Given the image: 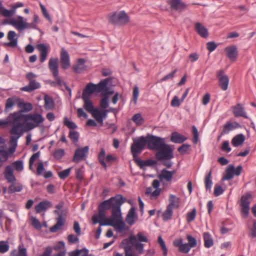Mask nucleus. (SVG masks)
Here are the masks:
<instances>
[{
  "label": "nucleus",
  "instance_id": "obj_43",
  "mask_svg": "<svg viewBox=\"0 0 256 256\" xmlns=\"http://www.w3.org/2000/svg\"><path fill=\"white\" fill-rule=\"evenodd\" d=\"M212 170H210L208 174L204 178V184L206 190H209L210 192L211 188L212 185Z\"/></svg>",
  "mask_w": 256,
  "mask_h": 256
},
{
  "label": "nucleus",
  "instance_id": "obj_58",
  "mask_svg": "<svg viewBox=\"0 0 256 256\" xmlns=\"http://www.w3.org/2000/svg\"><path fill=\"white\" fill-rule=\"evenodd\" d=\"M190 146L188 144H183L180 146L178 150L181 154H184L190 150Z\"/></svg>",
  "mask_w": 256,
  "mask_h": 256
},
{
  "label": "nucleus",
  "instance_id": "obj_60",
  "mask_svg": "<svg viewBox=\"0 0 256 256\" xmlns=\"http://www.w3.org/2000/svg\"><path fill=\"white\" fill-rule=\"evenodd\" d=\"M14 102L12 98H10L7 99L6 104L5 110L6 112L8 111L14 105Z\"/></svg>",
  "mask_w": 256,
  "mask_h": 256
},
{
  "label": "nucleus",
  "instance_id": "obj_6",
  "mask_svg": "<svg viewBox=\"0 0 256 256\" xmlns=\"http://www.w3.org/2000/svg\"><path fill=\"white\" fill-rule=\"evenodd\" d=\"M109 80L106 78L102 80L100 82L95 84L92 83L88 84L83 90L82 96H90L94 92H100L102 91L106 85L108 84Z\"/></svg>",
  "mask_w": 256,
  "mask_h": 256
},
{
  "label": "nucleus",
  "instance_id": "obj_50",
  "mask_svg": "<svg viewBox=\"0 0 256 256\" xmlns=\"http://www.w3.org/2000/svg\"><path fill=\"white\" fill-rule=\"evenodd\" d=\"M92 116L94 117L96 121L102 125L103 124V118L102 117L101 112L96 108L92 112Z\"/></svg>",
  "mask_w": 256,
  "mask_h": 256
},
{
  "label": "nucleus",
  "instance_id": "obj_56",
  "mask_svg": "<svg viewBox=\"0 0 256 256\" xmlns=\"http://www.w3.org/2000/svg\"><path fill=\"white\" fill-rule=\"evenodd\" d=\"M71 168H66L58 172V176L62 180H64L68 178L70 174Z\"/></svg>",
  "mask_w": 256,
  "mask_h": 256
},
{
  "label": "nucleus",
  "instance_id": "obj_4",
  "mask_svg": "<svg viewBox=\"0 0 256 256\" xmlns=\"http://www.w3.org/2000/svg\"><path fill=\"white\" fill-rule=\"evenodd\" d=\"M64 204V203L63 202H60L56 206V208L57 210H54V212L58 215V217L56 218V224L50 228V230L52 232H56L65 224L66 211L65 210H59L63 207Z\"/></svg>",
  "mask_w": 256,
  "mask_h": 256
},
{
  "label": "nucleus",
  "instance_id": "obj_49",
  "mask_svg": "<svg viewBox=\"0 0 256 256\" xmlns=\"http://www.w3.org/2000/svg\"><path fill=\"white\" fill-rule=\"evenodd\" d=\"M132 120L136 123L137 126H140L144 122V120L140 113L134 114L132 118Z\"/></svg>",
  "mask_w": 256,
  "mask_h": 256
},
{
  "label": "nucleus",
  "instance_id": "obj_5",
  "mask_svg": "<svg viewBox=\"0 0 256 256\" xmlns=\"http://www.w3.org/2000/svg\"><path fill=\"white\" fill-rule=\"evenodd\" d=\"M108 18L114 25L123 26L130 22V17L124 10L111 12L108 15Z\"/></svg>",
  "mask_w": 256,
  "mask_h": 256
},
{
  "label": "nucleus",
  "instance_id": "obj_17",
  "mask_svg": "<svg viewBox=\"0 0 256 256\" xmlns=\"http://www.w3.org/2000/svg\"><path fill=\"white\" fill-rule=\"evenodd\" d=\"M60 62L62 68L64 70H67L70 66V58L68 52L62 48L60 54Z\"/></svg>",
  "mask_w": 256,
  "mask_h": 256
},
{
  "label": "nucleus",
  "instance_id": "obj_52",
  "mask_svg": "<svg viewBox=\"0 0 256 256\" xmlns=\"http://www.w3.org/2000/svg\"><path fill=\"white\" fill-rule=\"evenodd\" d=\"M1 138L0 137V140ZM8 150H0V162H4L8 158Z\"/></svg>",
  "mask_w": 256,
  "mask_h": 256
},
{
  "label": "nucleus",
  "instance_id": "obj_31",
  "mask_svg": "<svg viewBox=\"0 0 256 256\" xmlns=\"http://www.w3.org/2000/svg\"><path fill=\"white\" fill-rule=\"evenodd\" d=\"M136 218V214L135 212V208L132 207L126 216V220L128 224L132 226L134 224Z\"/></svg>",
  "mask_w": 256,
  "mask_h": 256
},
{
  "label": "nucleus",
  "instance_id": "obj_1",
  "mask_svg": "<svg viewBox=\"0 0 256 256\" xmlns=\"http://www.w3.org/2000/svg\"><path fill=\"white\" fill-rule=\"evenodd\" d=\"M124 202V199L120 202L116 204L112 210V215L108 218H105V222H100V226H110L116 228L119 232L128 230L124 222L122 220L120 206Z\"/></svg>",
  "mask_w": 256,
  "mask_h": 256
},
{
  "label": "nucleus",
  "instance_id": "obj_63",
  "mask_svg": "<svg viewBox=\"0 0 256 256\" xmlns=\"http://www.w3.org/2000/svg\"><path fill=\"white\" fill-rule=\"evenodd\" d=\"M224 189L220 186L216 184L214 188V196H219L224 192Z\"/></svg>",
  "mask_w": 256,
  "mask_h": 256
},
{
  "label": "nucleus",
  "instance_id": "obj_27",
  "mask_svg": "<svg viewBox=\"0 0 256 256\" xmlns=\"http://www.w3.org/2000/svg\"><path fill=\"white\" fill-rule=\"evenodd\" d=\"M169 204L168 205V207L174 210L176 208H178L180 206L179 203L180 200L179 198H178L176 196L170 194L168 198Z\"/></svg>",
  "mask_w": 256,
  "mask_h": 256
},
{
  "label": "nucleus",
  "instance_id": "obj_22",
  "mask_svg": "<svg viewBox=\"0 0 256 256\" xmlns=\"http://www.w3.org/2000/svg\"><path fill=\"white\" fill-rule=\"evenodd\" d=\"M52 202L48 200L41 201L35 206V210L36 213H40L42 211H46L48 208L52 207Z\"/></svg>",
  "mask_w": 256,
  "mask_h": 256
},
{
  "label": "nucleus",
  "instance_id": "obj_21",
  "mask_svg": "<svg viewBox=\"0 0 256 256\" xmlns=\"http://www.w3.org/2000/svg\"><path fill=\"white\" fill-rule=\"evenodd\" d=\"M16 34L15 32L10 30L8 32V39L10 42H5L4 45L10 48H16L18 46V38H16Z\"/></svg>",
  "mask_w": 256,
  "mask_h": 256
},
{
  "label": "nucleus",
  "instance_id": "obj_35",
  "mask_svg": "<svg viewBox=\"0 0 256 256\" xmlns=\"http://www.w3.org/2000/svg\"><path fill=\"white\" fill-rule=\"evenodd\" d=\"M135 162L141 169H144L145 166H152L156 164L155 160H142L140 159H138L136 160Z\"/></svg>",
  "mask_w": 256,
  "mask_h": 256
},
{
  "label": "nucleus",
  "instance_id": "obj_36",
  "mask_svg": "<svg viewBox=\"0 0 256 256\" xmlns=\"http://www.w3.org/2000/svg\"><path fill=\"white\" fill-rule=\"evenodd\" d=\"M85 60L82 58L78 60L76 64L73 66V70L76 73L80 74L84 70Z\"/></svg>",
  "mask_w": 256,
  "mask_h": 256
},
{
  "label": "nucleus",
  "instance_id": "obj_24",
  "mask_svg": "<svg viewBox=\"0 0 256 256\" xmlns=\"http://www.w3.org/2000/svg\"><path fill=\"white\" fill-rule=\"evenodd\" d=\"M194 29L196 32L202 38H207L208 36V29L201 23L197 22L195 24Z\"/></svg>",
  "mask_w": 256,
  "mask_h": 256
},
{
  "label": "nucleus",
  "instance_id": "obj_32",
  "mask_svg": "<svg viewBox=\"0 0 256 256\" xmlns=\"http://www.w3.org/2000/svg\"><path fill=\"white\" fill-rule=\"evenodd\" d=\"M160 180L162 181L165 180L167 182H170L172 180V176L170 171L166 170V168L162 169L161 170V173L158 176Z\"/></svg>",
  "mask_w": 256,
  "mask_h": 256
},
{
  "label": "nucleus",
  "instance_id": "obj_46",
  "mask_svg": "<svg viewBox=\"0 0 256 256\" xmlns=\"http://www.w3.org/2000/svg\"><path fill=\"white\" fill-rule=\"evenodd\" d=\"M173 214V210L166 207V209L164 212L162 214V220L164 221H167L170 220Z\"/></svg>",
  "mask_w": 256,
  "mask_h": 256
},
{
  "label": "nucleus",
  "instance_id": "obj_53",
  "mask_svg": "<svg viewBox=\"0 0 256 256\" xmlns=\"http://www.w3.org/2000/svg\"><path fill=\"white\" fill-rule=\"evenodd\" d=\"M158 242L161 246L162 250L163 251V254L164 256H166L168 254V249L164 242L162 240V236H160L158 237Z\"/></svg>",
  "mask_w": 256,
  "mask_h": 256
},
{
  "label": "nucleus",
  "instance_id": "obj_7",
  "mask_svg": "<svg viewBox=\"0 0 256 256\" xmlns=\"http://www.w3.org/2000/svg\"><path fill=\"white\" fill-rule=\"evenodd\" d=\"M44 120L42 114L37 113L28 114L25 116L26 126L28 130H32L38 126Z\"/></svg>",
  "mask_w": 256,
  "mask_h": 256
},
{
  "label": "nucleus",
  "instance_id": "obj_33",
  "mask_svg": "<svg viewBox=\"0 0 256 256\" xmlns=\"http://www.w3.org/2000/svg\"><path fill=\"white\" fill-rule=\"evenodd\" d=\"M245 140L244 136L242 134H238L234 137L232 140V144L234 147H238L242 144Z\"/></svg>",
  "mask_w": 256,
  "mask_h": 256
},
{
  "label": "nucleus",
  "instance_id": "obj_37",
  "mask_svg": "<svg viewBox=\"0 0 256 256\" xmlns=\"http://www.w3.org/2000/svg\"><path fill=\"white\" fill-rule=\"evenodd\" d=\"M129 240H136L138 242H148V238L144 236L142 232H139L136 236H130L129 237Z\"/></svg>",
  "mask_w": 256,
  "mask_h": 256
},
{
  "label": "nucleus",
  "instance_id": "obj_12",
  "mask_svg": "<svg viewBox=\"0 0 256 256\" xmlns=\"http://www.w3.org/2000/svg\"><path fill=\"white\" fill-rule=\"evenodd\" d=\"M124 199L120 194L117 195L115 197H112L110 199L104 200L98 206V207L104 210L113 208L116 204L120 203Z\"/></svg>",
  "mask_w": 256,
  "mask_h": 256
},
{
  "label": "nucleus",
  "instance_id": "obj_54",
  "mask_svg": "<svg viewBox=\"0 0 256 256\" xmlns=\"http://www.w3.org/2000/svg\"><path fill=\"white\" fill-rule=\"evenodd\" d=\"M64 154H65V152H64V150L59 148V149L56 150L54 152L53 156L56 159L58 160L61 159L63 157V156L64 155Z\"/></svg>",
  "mask_w": 256,
  "mask_h": 256
},
{
  "label": "nucleus",
  "instance_id": "obj_38",
  "mask_svg": "<svg viewBox=\"0 0 256 256\" xmlns=\"http://www.w3.org/2000/svg\"><path fill=\"white\" fill-rule=\"evenodd\" d=\"M10 256H28L26 249L20 245L18 247V251L16 250H14L10 252Z\"/></svg>",
  "mask_w": 256,
  "mask_h": 256
},
{
  "label": "nucleus",
  "instance_id": "obj_2",
  "mask_svg": "<svg viewBox=\"0 0 256 256\" xmlns=\"http://www.w3.org/2000/svg\"><path fill=\"white\" fill-rule=\"evenodd\" d=\"M24 169L23 162L22 160H18L13 162L12 165L7 166L5 168L4 174V178L8 183L15 182L16 178L14 175V170L18 172H21Z\"/></svg>",
  "mask_w": 256,
  "mask_h": 256
},
{
  "label": "nucleus",
  "instance_id": "obj_45",
  "mask_svg": "<svg viewBox=\"0 0 256 256\" xmlns=\"http://www.w3.org/2000/svg\"><path fill=\"white\" fill-rule=\"evenodd\" d=\"M19 108H22L21 112H28L32 109V106L30 103H25L24 102L20 101L18 103Z\"/></svg>",
  "mask_w": 256,
  "mask_h": 256
},
{
  "label": "nucleus",
  "instance_id": "obj_18",
  "mask_svg": "<svg viewBox=\"0 0 256 256\" xmlns=\"http://www.w3.org/2000/svg\"><path fill=\"white\" fill-rule=\"evenodd\" d=\"M8 23L15 26L18 30H22L26 28V22H24V18L22 16H18V20L12 19L8 22L7 20L3 22V24Z\"/></svg>",
  "mask_w": 256,
  "mask_h": 256
},
{
  "label": "nucleus",
  "instance_id": "obj_44",
  "mask_svg": "<svg viewBox=\"0 0 256 256\" xmlns=\"http://www.w3.org/2000/svg\"><path fill=\"white\" fill-rule=\"evenodd\" d=\"M130 243L135 248L136 250L139 254L144 252V244L136 240H130Z\"/></svg>",
  "mask_w": 256,
  "mask_h": 256
},
{
  "label": "nucleus",
  "instance_id": "obj_30",
  "mask_svg": "<svg viewBox=\"0 0 256 256\" xmlns=\"http://www.w3.org/2000/svg\"><path fill=\"white\" fill-rule=\"evenodd\" d=\"M82 99L84 102V108L90 112H92L95 109L94 108L92 101L89 96H82Z\"/></svg>",
  "mask_w": 256,
  "mask_h": 256
},
{
  "label": "nucleus",
  "instance_id": "obj_15",
  "mask_svg": "<svg viewBox=\"0 0 256 256\" xmlns=\"http://www.w3.org/2000/svg\"><path fill=\"white\" fill-rule=\"evenodd\" d=\"M216 76L218 80V84L222 90H226L228 88L229 78L223 70H219L216 72Z\"/></svg>",
  "mask_w": 256,
  "mask_h": 256
},
{
  "label": "nucleus",
  "instance_id": "obj_26",
  "mask_svg": "<svg viewBox=\"0 0 256 256\" xmlns=\"http://www.w3.org/2000/svg\"><path fill=\"white\" fill-rule=\"evenodd\" d=\"M240 127V124L237 122H227L223 126V129L221 132V135L228 133L230 130Z\"/></svg>",
  "mask_w": 256,
  "mask_h": 256
},
{
  "label": "nucleus",
  "instance_id": "obj_29",
  "mask_svg": "<svg viewBox=\"0 0 256 256\" xmlns=\"http://www.w3.org/2000/svg\"><path fill=\"white\" fill-rule=\"evenodd\" d=\"M25 116H26V115L22 114L20 112H14L10 116V122L12 124L21 123L20 121L22 120H25Z\"/></svg>",
  "mask_w": 256,
  "mask_h": 256
},
{
  "label": "nucleus",
  "instance_id": "obj_11",
  "mask_svg": "<svg viewBox=\"0 0 256 256\" xmlns=\"http://www.w3.org/2000/svg\"><path fill=\"white\" fill-rule=\"evenodd\" d=\"M252 198L250 193L248 192L242 196L240 200V205L242 208L241 214L243 218H246L249 214L250 210V200Z\"/></svg>",
  "mask_w": 256,
  "mask_h": 256
},
{
  "label": "nucleus",
  "instance_id": "obj_10",
  "mask_svg": "<svg viewBox=\"0 0 256 256\" xmlns=\"http://www.w3.org/2000/svg\"><path fill=\"white\" fill-rule=\"evenodd\" d=\"M158 150L156 154V157L158 160H170L174 156L173 150L166 144Z\"/></svg>",
  "mask_w": 256,
  "mask_h": 256
},
{
  "label": "nucleus",
  "instance_id": "obj_59",
  "mask_svg": "<svg viewBox=\"0 0 256 256\" xmlns=\"http://www.w3.org/2000/svg\"><path fill=\"white\" fill-rule=\"evenodd\" d=\"M68 136L74 142H76L78 140L79 134L76 131H70Z\"/></svg>",
  "mask_w": 256,
  "mask_h": 256
},
{
  "label": "nucleus",
  "instance_id": "obj_13",
  "mask_svg": "<svg viewBox=\"0 0 256 256\" xmlns=\"http://www.w3.org/2000/svg\"><path fill=\"white\" fill-rule=\"evenodd\" d=\"M98 159L100 164L103 166L105 170H106L107 169V164L104 160L105 159L107 162L110 163L114 162L116 160V158L112 154H108L106 156L105 150L104 148H101L100 151L98 154Z\"/></svg>",
  "mask_w": 256,
  "mask_h": 256
},
{
  "label": "nucleus",
  "instance_id": "obj_20",
  "mask_svg": "<svg viewBox=\"0 0 256 256\" xmlns=\"http://www.w3.org/2000/svg\"><path fill=\"white\" fill-rule=\"evenodd\" d=\"M232 112L235 117H242L248 118V117L244 108L240 104H238L232 108Z\"/></svg>",
  "mask_w": 256,
  "mask_h": 256
},
{
  "label": "nucleus",
  "instance_id": "obj_57",
  "mask_svg": "<svg viewBox=\"0 0 256 256\" xmlns=\"http://www.w3.org/2000/svg\"><path fill=\"white\" fill-rule=\"evenodd\" d=\"M44 170V163L42 162H38L36 165V175H42L45 172Z\"/></svg>",
  "mask_w": 256,
  "mask_h": 256
},
{
  "label": "nucleus",
  "instance_id": "obj_8",
  "mask_svg": "<svg viewBox=\"0 0 256 256\" xmlns=\"http://www.w3.org/2000/svg\"><path fill=\"white\" fill-rule=\"evenodd\" d=\"M146 144V136H141L134 140L130 150L134 158L138 156V154L142 152Z\"/></svg>",
  "mask_w": 256,
  "mask_h": 256
},
{
  "label": "nucleus",
  "instance_id": "obj_41",
  "mask_svg": "<svg viewBox=\"0 0 256 256\" xmlns=\"http://www.w3.org/2000/svg\"><path fill=\"white\" fill-rule=\"evenodd\" d=\"M13 126L10 130V133L12 135H17L20 136L22 134V123L12 124Z\"/></svg>",
  "mask_w": 256,
  "mask_h": 256
},
{
  "label": "nucleus",
  "instance_id": "obj_42",
  "mask_svg": "<svg viewBox=\"0 0 256 256\" xmlns=\"http://www.w3.org/2000/svg\"><path fill=\"white\" fill-rule=\"evenodd\" d=\"M14 182L10 183L11 184L9 186L8 188V192L9 194H13L16 192H20L22 190V186L20 184H14Z\"/></svg>",
  "mask_w": 256,
  "mask_h": 256
},
{
  "label": "nucleus",
  "instance_id": "obj_47",
  "mask_svg": "<svg viewBox=\"0 0 256 256\" xmlns=\"http://www.w3.org/2000/svg\"><path fill=\"white\" fill-rule=\"evenodd\" d=\"M234 166L233 165H230L227 168L226 170V174L224 177V179L226 180H230L232 179L234 174Z\"/></svg>",
  "mask_w": 256,
  "mask_h": 256
},
{
  "label": "nucleus",
  "instance_id": "obj_61",
  "mask_svg": "<svg viewBox=\"0 0 256 256\" xmlns=\"http://www.w3.org/2000/svg\"><path fill=\"white\" fill-rule=\"evenodd\" d=\"M64 124L70 129H75L77 128L76 124L70 121L66 117L64 118Z\"/></svg>",
  "mask_w": 256,
  "mask_h": 256
},
{
  "label": "nucleus",
  "instance_id": "obj_34",
  "mask_svg": "<svg viewBox=\"0 0 256 256\" xmlns=\"http://www.w3.org/2000/svg\"><path fill=\"white\" fill-rule=\"evenodd\" d=\"M186 140V138L177 132H174L172 134L171 141L174 143H182Z\"/></svg>",
  "mask_w": 256,
  "mask_h": 256
},
{
  "label": "nucleus",
  "instance_id": "obj_23",
  "mask_svg": "<svg viewBox=\"0 0 256 256\" xmlns=\"http://www.w3.org/2000/svg\"><path fill=\"white\" fill-rule=\"evenodd\" d=\"M37 49L40 51V60L43 62L46 60L48 54V47L44 44H40L36 46Z\"/></svg>",
  "mask_w": 256,
  "mask_h": 256
},
{
  "label": "nucleus",
  "instance_id": "obj_19",
  "mask_svg": "<svg viewBox=\"0 0 256 256\" xmlns=\"http://www.w3.org/2000/svg\"><path fill=\"white\" fill-rule=\"evenodd\" d=\"M183 240L182 238H177L174 240L173 245L174 246L178 248V250L180 252L187 254L190 250V248L187 244H182Z\"/></svg>",
  "mask_w": 256,
  "mask_h": 256
},
{
  "label": "nucleus",
  "instance_id": "obj_16",
  "mask_svg": "<svg viewBox=\"0 0 256 256\" xmlns=\"http://www.w3.org/2000/svg\"><path fill=\"white\" fill-rule=\"evenodd\" d=\"M226 55L232 62H235L238 58V50L236 45H230L224 49Z\"/></svg>",
  "mask_w": 256,
  "mask_h": 256
},
{
  "label": "nucleus",
  "instance_id": "obj_62",
  "mask_svg": "<svg viewBox=\"0 0 256 256\" xmlns=\"http://www.w3.org/2000/svg\"><path fill=\"white\" fill-rule=\"evenodd\" d=\"M192 133L194 136L193 142L196 144L198 142L199 135L198 129L194 126H192Z\"/></svg>",
  "mask_w": 256,
  "mask_h": 256
},
{
  "label": "nucleus",
  "instance_id": "obj_51",
  "mask_svg": "<svg viewBox=\"0 0 256 256\" xmlns=\"http://www.w3.org/2000/svg\"><path fill=\"white\" fill-rule=\"evenodd\" d=\"M196 214V208H194L191 212H188L186 214V220L188 222H190L194 220Z\"/></svg>",
  "mask_w": 256,
  "mask_h": 256
},
{
  "label": "nucleus",
  "instance_id": "obj_9",
  "mask_svg": "<svg viewBox=\"0 0 256 256\" xmlns=\"http://www.w3.org/2000/svg\"><path fill=\"white\" fill-rule=\"evenodd\" d=\"M146 139L147 147L150 150H158L165 144L164 138L150 134H147Z\"/></svg>",
  "mask_w": 256,
  "mask_h": 256
},
{
  "label": "nucleus",
  "instance_id": "obj_25",
  "mask_svg": "<svg viewBox=\"0 0 256 256\" xmlns=\"http://www.w3.org/2000/svg\"><path fill=\"white\" fill-rule=\"evenodd\" d=\"M40 88V83L36 82V80H34L30 81L28 85L22 88L20 90L22 91L30 92L36 89Z\"/></svg>",
  "mask_w": 256,
  "mask_h": 256
},
{
  "label": "nucleus",
  "instance_id": "obj_64",
  "mask_svg": "<svg viewBox=\"0 0 256 256\" xmlns=\"http://www.w3.org/2000/svg\"><path fill=\"white\" fill-rule=\"evenodd\" d=\"M32 224L36 230H40L42 228V224L40 221L36 218L32 217Z\"/></svg>",
  "mask_w": 256,
  "mask_h": 256
},
{
  "label": "nucleus",
  "instance_id": "obj_55",
  "mask_svg": "<svg viewBox=\"0 0 256 256\" xmlns=\"http://www.w3.org/2000/svg\"><path fill=\"white\" fill-rule=\"evenodd\" d=\"M186 239L188 240L187 244L190 248L196 247L197 245L196 239L190 235H187Z\"/></svg>",
  "mask_w": 256,
  "mask_h": 256
},
{
  "label": "nucleus",
  "instance_id": "obj_39",
  "mask_svg": "<svg viewBox=\"0 0 256 256\" xmlns=\"http://www.w3.org/2000/svg\"><path fill=\"white\" fill-rule=\"evenodd\" d=\"M203 236L204 246L207 248L212 246L214 244V241L210 234L208 232H205L203 234Z\"/></svg>",
  "mask_w": 256,
  "mask_h": 256
},
{
  "label": "nucleus",
  "instance_id": "obj_3",
  "mask_svg": "<svg viewBox=\"0 0 256 256\" xmlns=\"http://www.w3.org/2000/svg\"><path fill=\"white\" fill-rule=\"evenodd\" d=\"M58 58H51L48 62V68L55 78V81L49 80L48 83L52 86L56 87L57 86H62L64 82L58 76Z\"/></svg>",
  "mask_w": 256,
  "mask_h": 256
},
{
  "label": "nucleus",
  "instance_id": "obj_28",
  "mask_svg": "<svg viewBox=\"0 0 256 256\" xmlns=\"http://www.w3.org/2000/svg\"><path fill=\"white\" fill-rule=\"evenodd\" d=\"M167 2L170 5L172 10H178L179 8H183L186 7L184 3L180 0H168Z\"/></svg>",
  "mask_w": 256,
  "mask_h": 256
},
{
  "label": "nucleus",
  "instance_id": "obj_14",
  "mask_svg": "<svg viewBox=\"0 0 256 256\" xmlns=\"http://www.w3.org/2000/svg\"><path fill=\"white\" fill-rule=\"evenodd\" d=\"M88 150L89 148L88 146L76 149L72 158V162L78 163L80 162L85 160L88 154Z\"/></svg>",
  "mask_w": 256,
  "mask_h": 256
},
{
  "label": "nucleus",
  "instance_id": "obj_48",
  "mask_svg": "<svg viewBox=\"0 0 256 256\" xmlns=\"http://www.w3.org/2000/svg\"><path fill=\"white\" fill-rule=\"evenodd\" d=\"M14 14V10H7L4 8L3 6L0 8V14L2 16L6 18H10Z\"/></svg>",
  "mask_w": 256,
  "mask_h": 256
},
{
  "label": "nucleus",
  "instance_id": "obj_40",
  "mask_svg": "<svg viewBox=\"0 0 256 256\" xmlns=\"http://www.w3.org/2000/svg\"><path fill=\"white\" fill-rule=\"evenodd\" d=\"M44 108L46 110H52L54 106V103L53 99L48 95H45L44 96Z\"/></svg>",
  "mask_w": 256,
  "mask_h": 256
}]
</instances>
